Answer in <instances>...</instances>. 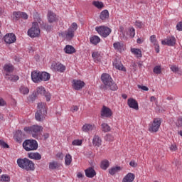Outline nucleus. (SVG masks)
I'll return each instance as SVG.
<instances>
[{
  "label": "nucleus",
  "mask_w": 182,
  "mask_h": 182,
  "mask_svg": "<svg viewBox=\"0 0 182 182\" xmlns=\"http://www.w3.org/2000/svg\"><path fill=\"white\" fill-rule=\"evenodd\" d=\"M101 80L104 84V85L102 87V89L104 90V92H106V90H117V85L113 81V79L110 75L107 73H103L101 75Z\"/></svg>",
  "instance_id": "obj_1"
},
{
  "label": "nucleus",
  "mask_w": 182,
  "mask_h": 182,
  "mask_svg": "<svg viewBox=\"0 0 182 182\" xmlns=\"http://www.w3.org/2000/svg\"><path fill=\"white\" fill-rule=\"evenodd\" d=\"M48 114V107L45 102H38L37 105V111L35 114L37 122H43L46 119Z\"/></svg>",
  "instance_id": "obj_2"
},
{
  "label": "nucleus",
  "mask_w": 182,
  "mask_h": 182,
  "mask_svg": "<svg viewBox=\"0 0 182 182\" xmlns=\"http://www.w3.org/2000/svg\"><path fill=\"white\" fill-rule=\"evenodd\" d=\"M50 79V74L46 72H31V80L34 83H41V82H48Z\"/></svg>",
  "instance_id": "obj_3"
},
{
  "label": "nucleus",
  "mask_w": 182,
  "mask_h": 182,
  "mask_svg": "<svg viewBox=\"0 0 182 182\" xmlns=\"http://www.w3.org/2000/svg\"><path fill=\"white\" fill-rule=\"evenodd\" d=\"M17 164L20 168L26 170V171H35V164L33 161L28 159V158L18 159Z\"/></svg>",
  "instance_id": "obj_4"
},
{
  "label": "nucleus",
  "mask_w": 182,
  "mask_h": 182,
  "mask_svg": "<svg viewBox=\"0 0 182 182\" xmlns=\"http://www.w3.org/2000/svg\"><path fill=\"white\" fill-rule=\"evenodd\" d=\"M23 147L26 151L38 150V141L35 139H26L23 143Z\"/></svg>",
  "instance_id": "obj_5"
},
{
  "label": "nucleus",
  "mask_w": 182,
  "mask_h": 182,
  "mask_svg": "<svg viewBox=\"0 0 182 182\" xmlns=\"http://www.w3.org/2000/svg\"><path fill=\"white\" fill-rule=\"evenodd\" d=\"M42 130H43V127H42V126L38 125H33L30 127H24V132L29 133V134H32L33 137H38V134H39V133H41Z\"/></svg>",
  "instance_id": "obj_6"
},
{
  "label": "nucleus",
  "mask_w": 182,
  "mask_h": 182,
  "mask_svg": "<svg viewBox=\"0 0 182 182\" xmlns=\"http://www.w3.org/2000/svg\"><path fill=\"white\" fill-rule=\"evenodd\" d=\"M28 35L30 38H36L41 35V30L37 22L33 23V26L28 31Z\"/></svg>",
  "instance_id": "obj_7"
},
{
  "label": "nucleus",
  "mask_w": 182,
  "mask_h": 182,
  "mask_svg": "<svg viewBox=\"0 0 182 182\" xmlns=\"http://www.w3.org/2000/svg\"><path fill=\"white\" fill-rule=\"evenodd\" d=\"M95 31H97V33L102 36L103 38H107L112 33V29L107 26H99L95 28Z\"/></svg>",
  "instance_id": "obj_8"
},
{
  "label": "nucleus",
  "mask_w": 182,
  "mask_h": 182,
  "mask_svg": "<svg viewBox=\"0 0 182 182\" xmlns=\"http://www.w3.org/2000/svg\"><path fill=\"white\" fill-rule=\"evenodd\" d=\"M160 126H161V119L155 118L152 124L149 126V130L152 133H157L159 129H160Z\"/></svg>",
  "instance_id": "obj_9"
},
{
  "label": "nucleus",
  "mask_w": 182,
  "mask_h": 182,
  "mask_svg": "<svg viewBox=\"0 0 182 182\" xmlns=\"http://www.w3.org/2000/svg\"><path fill=\"white\" fill-rule=\"evenodd\" d=\"M112 116H113L112 109L104 105L101 109V117L110 118Z\"/></svg>",
  "instance_id": "obj_10"
},
{
  "label": "nucleus",
  "mask_w": 182,
  "mask_h": 182,
  "mask_svg": "<svg viewBox=\"0 0 182 182\" xmlns=\"http://www.w3.org/2000/svg\"><path fill=\"white\" fill-rule=\"evenodd\" d=\"M4 41L6 43L11 45V43H14V42H16V36L12 33H7L4 37Z\"/></svg>",
  "instance_id": "obj_11"
},
{
  "label": "nucleus",
  "mask_w": 182,
  "mask_h": 182,
  "mask_svg": "<svg viewBox=\"0 0 182 182\" xmlns=\"http://www.w3.org/2000/svg\"><path fill=\"white\" fill-rule=\"evenodd\" d=\"M73 87L75 90H80V89H83V87H85V82L80 80H73Z\"/></svg>",
  "instance_id": "obj_12"
},
{
  "label": "nucleus",
  "mask_w": 182,
  "mask_h": 182,
  "mask_svg": "<svg viewBox=\"0 0 182 182\" xmlns=\"http://www.w3.org/2000/svg\"><path fill=\"white\" fill-rule=\"evenodd\" d=\"M176 38L174 36L168 37L166 40L161 41L162 45H166L167 46H174L176 45Z\"/></svg>",
  "instance_id": "obj_13"
},
{
  "label": "nucleus",
  "mask_w": 182,
  "mask_h": 182,
  "mask_svg": "<svg viewBox=\"0 0 182 182\" xmlns=\"http://www.w3.org/2000/svg\"><path fill=\"white\" fill-rule=\"evenodd\" d=\"M127 105L131 109H134L135 110H139V103L136 100L133 98L128 99Z\"/></svg>",
  "instance_id": "obj_14"
},
{
  "label": "nucleus",
  "mask_w": 182,
  "mask_h": 182,
  "mask_svg": "<svg viewBox=\"0 0 182 182\" xmlns=\"http://www.w3.org/2000/svg\"><path fill=\"white\" fill-rule=\"evenodd\" d=\"M86 177L88 178H93L96 176V171L92 167H89L85 170Z\"/></svg>",
  "instance_id": "obj_15"
},
{
  "label": "nucleus",
  "mask_w": 182,
  "mask_h": 182,
  "mask_svg": "<svg viewBox=\"0 0 182 182\" xmlns=\"http://www.w3.org/2000/svg\"><path fill=\"white\" fill-rule=\"evenodd\" d=\"M52 67L53 69H55V70H57V72H60L61 73L66 70V67L60 63L53 64Z\"/></svg>",
  "instance_id": "obj_16"
},
{
  "label": "nucleus",
  "mask_w": 182,
  "mask_h": 182,
  "mask_svg": "<svg viewBox=\"0 0 182 182\" xmlns=\"http://www.w3.org/2000/svg\"><path fill=\"white\" fill-rule=\"evenodd\" d=\"M113 66H114L116 69H118V70H122L123 72H126V68H124V66H123V64H122V63L117 60V58L114 59L113 62Z\"/></svg>",
  "instance_id": "obj_17"
},
{
  "label": "nucleus",
  "mask_w": 182,
  "mask_h": 182,
  "mask_svg": "<svg viewBox=\"0 0 182 182\" xmlns=\"http://www.w3.org/2000/svg\"><path fill=\"white\" fill-rule=\"evenodd\" d=\"M29 159L33 160H41L42 159V155L38 152H30L28 154Z\"/></svg>",
  "instance_id": "obj_18"
},
{
  "label": "nucleus",
  "mask_w": 182,
  "mask_h": 182,
  "mask_svg": "<svg viewBox=\"0 0 182 182\" xmlns=\"http://www.w3.org/2000/svg\"><path fill=\"white\" fill-rule=\"evenodd\" d=\"M92 144L97 147H100L102 146V139L97 135H95L92 139Z\"/></svg>",
  "instance_id": "obj_19"
},
{
  "label": "nucleus",
  "mask_w": 182,
  "mask_h": 182,
  "mask_svg": "<svg viewBox=\"0 0 182 182\" xmlns=\"http://www.w3.org/2000/svg\"><path fill=\"white\" fill-rule=\"evenodd\" d=\"M114 49L115 50H118L119 52H122L124 49V45L123 43L115 42L113 43Z\"/></svg>",
  "instance_id": "obj_20"
},
{
  "label": "nucleus",
  "mask_w": 182,
  "mask_h": 182,
  "mask_svg": "<svg viewBox=\"0 0 182 182\" xmlns=\"http://www.w3.org/2000/svg\"><path fill=\"white\" fill-rule=\"evenodd\" d=\"M5 79H6V80H10V82H16V80H19V76L6 73L5 75Z\"/></svg>",
  "instance_id": "obj_21"
},
{
  "label": "nucleus",
  "mask_w": 182,
  "mask_h": 182,
  "mask_svg": "<svg viewBox=\"0 0 182 182\" xmlns=\"http://www.w3.org/2000/svg\"><path fill=\"white\" fill-rule=\"evenodd\" d=\"M64 52L68 55H72V53H75V52H76V49L70 45H67L64 48Z\"/></svg>",
  "instance_id": "obj_22"
},
{
  "label": "nucleus",
  "mask_w": 182,
  "mask_h": 182,
  "mask_svg": "<svg viewBox=\"0 0 182 182\" xmlns=\"http://www.w3.org/2000/svg\"><path fill=\"white\" fill-rule=\"evenodd\" d=\"M75 36V31L72 30V28H68L67 31H65V38L68 41H70Z\"/></svg>",
  "instance_id": "obj_23"
},
{
  "label": "nucleus",
  "mask_w": 182,
  "mask_h": 182,
  "mask_svg": "<svg viewBox=\"0 0 182 182\" xmlns=\"http://www.w3.org/2000/svg\"><path fill=\"white\" fill-rule=\"evenodd\" d=\"M122 181L124 182H133L134 181V175L132 173H129Z\"/></svg>",
  "instance_id": "obj_24"
},
{
  "label": "nucleus",
  "mask_w": 182,
  "mask_h": 182,
  "mask_svg": "<svg viewBox=\"0 0 182 182\" xmlns=\"http://www.w3.org/2000/svg\"><path fill=\"white\" fill-rule=\"evenodd\" d=\"M14 139L17 143H22V131L18 130L15 135H14Z\"/></svg>",
  "instance_id": "obj_25"
},
{
  "label": "nucleus",
  "mask_w": 182,
  "mask_h": 182,
  "mask_svg": "<svg viewBox=\"0 0 182 182\" xmlns=\"http://www.w3.org/2000/svg\"><path fill=\"white\" fill-rule=\"evenodd\" d=\"M48 22L50 23H53V22H56V14H55L52 11H48Z\"/></svg>",
  "instance_id": "obj_26"
},
{
  "label": "nucleus",
  "mask_w": 182,
  "mask_h": 182,
  "mask_svg": "<svg viewBox=\"0 0 182 182\" xmlns=\"http://www.w3.org/2000/svg\"><path fill=\"white\" fill-rule=\"evenodd\" d=\"M90 41L92 45H97L100 42V38L97 36H92L90 37Z\"/></svg>",
  "instance_id": "obj_27"
},
{
  "label": "nucleus",
  "mask_w": 182,
  "mask_h": 182,
  "mask_svg": "<svg viewBox=\"0 0 182 182\" xmlns=\"http://www.w3.org/2000/svg\"><path fill=\"white\" fill-rule=\"evenodd\" d=\"M100 19H102V21H106V19L109 18V11L107 10L102 11L100 15Z\"/></svg>",
  "instance_id": "obj_28"
},
{
  "label": "nucleus",
  "mask_w": 182,
  "mask_h": 182,
  "mask_svg": "<svg viewBox=\"0 0 182 182\" xmlns=\"http://www.w3.org/2000/svg\"><path fill=\"white\" fill-rule=\"evenodd\" d=\"M4 70L9 74L12 73L14 72V65L12 64H6L4 66Z\"/></svg>",
  "instance_id": "obj_29"
},
{
  "label": "nucleus",
  "mask_w": 182,
  "mask_h": 182,
  "mask_svg": "<svg viewBox=\"0 0 182 182\" xmlns=\"http://www.w3.org/2000/svg\"><path fill=\"white\" fill-rule=\"evenodd\" d=\"M82 130L85 132H92V130H93V125L90 124H85V125H83Z\"/></svg>",
  "instance_id": "obj_30"
},
{
  "label": "nucleus",
  "mask_w": 182,
  "mask_h": 182,
  "mask_svg": "<svg viewBox=\"0 0 182 182\" xmlns=\"http://www.w3.org/2000/svg\"><path fill=\"white\" fill-rule=\"evenodd\" d=\"M131 52L136 55V58H141V50L139 48H132Z\"/></svg>",
  "instance_id": "obj_31"
},
{
  "label": "nucleus",
  "mask_w": 182,
  "mask_h": 182,
  "mask_svg": "<svg viewBox=\"0 0 182 182\" xmlns=\"http://www.w3.org/2000/svg\"><path fill=\"white\" fill-rule=\"evenodd\" d=\"M21 19V11H14L13 13V21L18 22Z\"/></svg>",
  "instance_id": "obj_32"
},
{
  "label": "nucleus",
  "mask_w": 182,
  "mask_h": 182,
  "mask_svg": "<svg viewBox=\"0 0 182 182\" xmlns=\"http://www.w3.org/2000/svg\"><path fill=\"white\" fill-rule=\"evenodd\" d=\"M122 169V168L120 166H116V167H113L111 169H109V174H111V176H114V174H116V173H118V171H120V170Z\"/></svg>",
  "instance_id": "obj_33"
},
{
  "label": "nucleus",
  "mask_w": 182,
  "mask_h": 182,
  "mask_svg": "<svg viewBox=\"0 0 182 182\" xmlns=\"http://www.w3.org/2000/svg\"><path fill=\"white\" fill-rule=\"evenodd\" d=\"M59 167V164L57 161H53L49 163L50 170H56Z\"/></svg>",
  "instance_id": "obj_34"
},
{
  "label": "nucleus",
  "mask_w": 182,
  "mask_h": 182,
  "mask_svg": "<svg viewBox=\"0 0 182 182\" xmlns=\"http://www.w3.org/2000/svg\"><path fill=\"white\" fill-rule=\"evenodd\" d=\"M109 161L106 159L101 162V168L102 170H107V168L109 167Z\"/></svg>",
  "instance_id": "obj_35"
},
{
  "label": "nucleus",
  "mask_w": 182,
  "mask_h": 182,
  "mask_svg": "<svg viewBox=\"0 0 182 182\" xmlns=\"http://www.w3.org/2000/svg\"><path fill=\"white\" fill-rule=\"evenodd\" d=\"M92 57L93 58L95 62H100V53H99L98 52L92 53Z\"/></svg>",
  "instance_id": "obj_36"
},
{
  "label": "nucleus",
  "mask_w": 182,
  "mask_h": 182,
  "mask_svg": "<svg viewBox=\"0 0 182 182\" xmlns=\"http://www.w3.org/2000/svg\"><path fill=\"white\" fill-rule=\"evenodd\" d=\"M46 90H45V87H38L36 89V92H35L36 93H37V96L38 95H42L43 96V95L46 93Z\"/></svg>",
  "instance_id": "obj_37"
},
{
  "label": "nucleus",
  "mask_w": 182,
  "mask_h": 182,
  "mask_svg": "<svg viewBox=\"0 0 182 182\" xmlns=\"http://www.w3.org/2000/svg\"><path fill=\"white\" fill-rule=\"evenodd\" d=\"M65 163L66 166H70L72 163V156L70 154H68L65 156Z\"/></svg>",
  "instance_id": "obj_38"
},
{
  "label": "nucleus",
  "mask_w": 182,
  "mask_h": 182,
  "mask_svg": "<svg viewBox=\"0 0 182 182\" xmlns=\"http://www.w3.org/2000/svg\"><path fill=\"white\" fill-rule=\"evenodd\" d=\"M101 126H102V132H104L105 133H107V132H110V127L109 126V124L106 123H103L102 124Z\"/></svg>",
  "instance_id": "obj_39"
},
{
  "label": "nucleus",
  "mask_w": 182,
  "mask_h": 182,
  "mask_svg": "<svg viewBox=\"0 0 182 182\" xmlns=\"http://www.w3.org/2000/svg\"><path fill=\"white\" fill-rule=\"evenodd\" d=\"M20 92L22 93V95H28V93H29V88L25 86H21L20 87Z\"/></svg>",
  "instance_id": "obj_40"
},
{
  "label": "nucleus",
  "mask_w": 182,
  "mask_h": 182,
  "mask_svg": "<svg viewBox=\"0 0 182 182\" xmlns=\"http://www.w3.org/2000/svg\"><path fill=\"white\" fill-rule=\"evenodd\" d=\"M92 5H94V6H96V8H97L98 9H100L103 8V6H105L103 3L100 1H93Z\"/></svg>",
  "instance_id": "obj_41"
},
{
  "label": "nucleus",
  "mask_w": 182,
  "mask_h": 182,
  "mask_svg": "<svg viewBox=\"0 0 182 182\" xmlns=\"http://www.w3.org/2000/svg\"><path fill=\"white\" fill-rule=\"evenodd\" d=\"M0 181H11V178L8 175H2L0 176Z\"/></svg>",
  "instance_id": "obj_42"
},
{
  "label": "nucleus",
  "mask_w": 182,
  "mask_h": 182,
  "mask_svg": "<svg viewBox=\"0 0 182 182\" xmlns=\"http://www.w3.org/2000/svg\"><path fill=\"white\" fill-rule=\"evenodd\" d=\"M154 73H156V75H160L161 73V67L156 65L154 67L153 70Z\"/></svg>",
  "instance_id": "obj_43"
},
{
  "label": "nucleus",
  "mask_w": 182,
  "mask_h": 182,
  "mask_svg": "<svg viewBox=\"0 0 182 182\" xmlns=\"http://www.w3.org/2000/svg\"><path fill=\"white\" fill-rule=\"evenodd\" d=\"M37 97H38V93L33 92V94L29 96V100H31V102H35Z\"/></svg>",
  "instance_id": "obj_44"
},
{
  "label": "nucleus",
  "mask_w": 182,
  "mask_h": 182,
  "mask_svg": "<svg viewBox=\"0 0 182 182\" xmlns=\"http://www.w3.org/2000/svg\"><path fill=\"white\" fill-rule=\"evenodd\" d=\"M73 146H82V140L80 139H75L72 142Z\"/></svg>",
  "instance_id": "obj_45"
},
{
  "label": "nucleus",
  "mask_w": 182,
  "mask_h": 182,
  "mask_svg": "<svg viewBox=\"0 0 182 182\" xmlns=\"http://www.w3.org/2000/svg\"><path fill=\"white\" fill-rule=\"evenodd\" d=\"M0 146L3 147V149H9V145H8V144L4 142V141L2 139L0 140Z\"/></svg>",
  "instance_id": "obj_46"
},
{
  "label": "nucleus",
  "mask_w": 182,
  "mask_h": 182,
  "mask_svg": "<svg viewBox=\"0 0 182 182\" xmlns=\"http://www.w3.org/2000/svg\"><path fill=\"white\" fill-rule=\"evenodd\" d=\"M20 16L21 18V19H24L26 20L29 18V16H28V14L25 12L23 11H20Z\"/></svg>",
  "instance_id": "obj_47"
},
{
  "label": "nucleus",
  "mask_w": 182,
  "mask_h": 182,
  "mask_svg": "<svg viewBox=\"0 0 182 182\" xmlns=\"http://www.w3.org/2000/svg\"><path fill=\"white\" fill-rule=\"evenodd\" d=\"M114 137L112 136V134H108L105 136V140L107 141H113Z\"/></svg>",
  "instance_id": "obj_48"
},
{
  "label": "nucleus",
  "mask_w": 182,
  "mask_h": 182,
  "mask_svg": "<svg viewBox=\"0 0 182 182\" xmlns=\"http://www.w3.org/2000/svg\"><path fill=\"white\" fill-rule=\"evenodd\" d=\"M136 35L134 28L132 27L129 28V36L130 38H133Z\"/></svg>",
  "instance_id": "obj_49"
},
{
  "label": "nucleus",
  "mask_w": 182,
  "mask_h": 182,
  "mask_svg": "<svg viewBox=\"0 0 182 182\" xmlns=\"http://www.w3.org/2000/svg\"><path fill=\"white\" fill-rule=\"evenodd\" d=\"M170 69L173 72V73H177L178 72L179 68L176 65H171Z\"/></svg>",
  "instance_id": "obj_50"
},
{
  "label": "nucleus",
  "mask_w": 182,
  "mask_h": 182,
  "mask_svg": "<svg viewBox=\"0 0 182 182\" xmlns=\"http://www.w3.org/2000/svg\"><path fill=\"white\" fill-rule=\"evenodd\" d=\"M150 41H151V43H154V45H156L157 44V40L156 39V36L152 35L150 37Z\"/></svg>",
  "instance_id": "obj_51"
},
{
  "label": "nucleus",
  "mask_w": 182,
  "mask_h": 182,
  "mask_svg": "<svg viewBox=\"0 0 182 182\" xmlns=\"http://www.w3.org/2000/svg\"><path fill=\"white\" fill-rule=\"evenodd\" d=\"M43 96H45L47 102H49L50 100V97H51L50 93L46 92H46H44Z\"/></svg>",
  "instance_id": "obj_52"
},
{
  "label": "nucleus",
  "mask_w": 182,
  "mask_h": 182,
  "mask_svg": "<svg viewBox=\"0 0 182 182\" xmlns=\"http://www.w3.org/2000/svg\"><path fill=\"white\" fill-rule=\"evenodd\" d=\"M44 28H46V30L48 31V32H50V31H52V29H53V26L49 25V24H46L44 26Z\"/></svg>",
  "instance_id": "obj_53"
},
{
  "label": "nucleus",
  "mask_w": 182,
  "mask_h": 182,
  "mask_svg": "<svg viewBox=\"0 0 182 182\" xmlns=\"http://www.w3.org/2000/svg\"><path fill=\"white\" fill-rule=\"evenodd\" d=\"M69 29H72V31H74V32H75V31L77 29V23H73L71 27H70Z\"/></svg>",
  "instance_id": "obj_54"
},
{
  "label": "nucleus",
  "mask_w": 182,
  "mask_h": 182,
  "mask_svg": "<svg viewBox=\"0 0 182 182\" xmlns=\"http://www.w3.org/2000/svg\"><path fill=\"white\" fill-rule=\"evenodd\" d=\"M177 31H182V21H180L176 25Z\"/></svg>",
  "instance_id": "obj_55"
},
{
  "label": "nucleus",
  "mask_w": 182,
  "mask_h": 182,
  "mask_svg": "<svg viewBox=\"0 0 182 182\" xmlns=\"http://www.w3.org/2000/svg\"><path fill=\"white\" fill-rule=\"evenodd\" d=\"M139 89H141L142 90H144L145 92H149V87L144 86V85H138Z\"/></svg>",
  "instance_id": "obj_56"
},
{
  "label": "nucleus",
  "mask_w": 182,
  "mask_h": 182,
  "mask_svg": "<svg viewBox=\"0 0 182 182\" xmlns=\"http://www.w3.org/2000/svg\"><path fill=\"white\" fill-rule=\"evenodd\" d=\"M70 110L73 112V113H74V112H77L79 110V107L76 105H74L71 107Z\"/></svg>",
  "instance_id": "obj_57"
},
{
  "label": "nucleus",
  "mask_w": 182,
  "mask_h": 182,
  "mask_svg": "<svg viewBox=\"0 0 182 182\" xmlns=\"http://www.w3.org/2000/svg\"><path fill=\"white\" fill-rule=\"evenodd\" d=\"M135 25L136 26L139 28V29H141V28H143V23H141V22L140 21H136Z\"/></svg>",
  "instance_id": "obj_58"
},
{
  "label": "nucleus",
  "mask_w": 182,
  "mask_h": 182,
  "mask_svg": "<svg viewBox=\"0 0 182 182\" xmlns=\"http://www.w3.org/2000/svg\"><path fill=\"white\" fill-rule=\"evenodd\" d=\"M176 126H178V127H182V118L178 119V122L176 124Z\"/></svg>",
  "instance_id": "obj_59"
},
{
  "label": "nucleus",
  "mask_w": 182,
  "mask_h": 182,
  "mask_svg": "<svg viewBox=\"0 0 182 182\" xmlns=\"http://www.w3.org/2000/svg\"><path fill=\"white\" fill-rule=\"evenodd\" d=\"M129 166H131V167H137V164L134 162V161H131L129 162Z\"/></svg>",
  "instance_id": "obj_60"
},
{
  "label": "nucleus",
  "mask_w": 182,
  "mask_h": 182,
  "mask_svg": "<svg viewBox=\"0 0 182 182\" xmlns=\"http://www.w3.org/2000/svg\"><path fill=\"white\" fill-rule=\"evenodd\" d=\"M6 105V102L4 99L0 98V106H5Z\"/></svg>",
  "instance_id": "obj_61"
},
{
  "label": "nucleus",
  "mask_w": 182,
  "mask_h": 182,
  "mask_svg": "<svg viewBox=\"0 0 182 182\" xmlns=\"http://www.w3.org/2000/svg\"><path fill=\"white\" fill-rule=\"evenodd\" d=\"M77 177L78 178H83L85 177V175L82 173V172H78L77 174Z\"/></svg>",
  "instance_id": "obj_62"
},
{
  "label": "nucleus",
  "mask_w": 182,
  "mask_h": 182,
  "mask_svg": "<svg viewBox=\"0 0 182 182\" xmlns=\"http://www.w3.org/2000/svg\"><path fill=\"white\" fill-rule=\"evenodd\" d=\"M160 46H159V44H156L155 45V50L156 52V53H159L160 52Z\"/></svg>",
  "instance_id": "obj_63"
},
{
  "label": "nucleus",
  "mask_w": 182,
  "mask_h": 182,
  "mask_svg": "<svg viewBox=\"0 0 182 182\" xmlns=\"http://www.w3.org/2000/svg\"><path fill=\"white\" fill-rule=\"evenodd\" d=\"M176 149H177V146H176V145H171L170 146V150H171L172 151H176Z\"/></svg>",
  "instance_id": "obj_64"
}]
</instances>
